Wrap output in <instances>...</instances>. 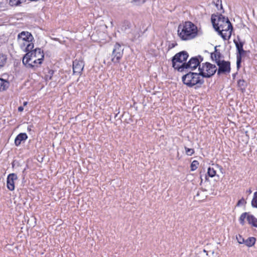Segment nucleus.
<instances>
[{"instance_id": "1", "label": "nucleus", "mask_w": 257, "mask_h": 257, "mask_svg": "<svg viewBox=\"0 0 257 257\" xmlns=\"http://www.w3.org/2000/svg\"><path fill=\"white\" fill-rule=\"evenodd\" d=\"M211 22L215 30L225 40H228L233 29L232 25L227 18L222 15L211 17Z\"/></svg>"}, {"instance_id": "2", "label": "nucleus", "mask_w": 257, "mask_h": 257, "mask_svg": "<svg viewBox=\"0 0 257 257\" xmlns=\"http://www.w3.org/2000/svg\"><path fill=\"white\" fill-rule=\"evenodd\" d=\"M178 35L179 38L184 41L190 40L197 35V27L191 22H186L183 25H180L178 28Z\"/></svg>"}, {"instance_id": "3", "label": "nucleus", "mask_w": 257, "mask_h": 257, "mask_svg": "<svg viewBox=\"0 0 257 257\" xmlns=\"http://www.w3.org/2000/svg\"><path fill=\"white\" fill-rule=\"evenodd\" d=\"M183 83L189 87H200L204 83V79L200 73L189 72L182 77Z\"/></svg>"}, {"instance_id": "4", "label": "nucleus", "mask_w": 257, "mask_h": 257, "mask_svg": "<svg viewBox=\"0 0 257 257\" xmlns=\"http://www.w3.org/2000/svg\"><path fill=\"white\" fill-rule=\"evenodd\" d=\"M34 37L29 32L23 31L18 35L17 40L21 48L24 51H29L34 48V44L31 43Z\"/></svg>"}, {"instance_id": "5", "label": "nucleus", "mask_w": 257, "mask_h": 257, "mask_svg": "<svg viewBox=\"0 0 257 257\" xmlns=\"http://www.w3.org/2000/svg\"><path fill=\"white\" fill-rule=\"evenodd\" d=\"M188 56V54L186 51H182L177 53L172 59L173 67L179 71H184L183 62L187 60Z\"/></svg>"}, {"instance_id": "6", "label": "nucleus", "mask_w": 257, "mask_h": 257, "mask_svg": "<svg viewBox=\"0 0 257 257\" xmlns=\"http://www.w3.org/2000/svg\"><path fill=\"white\" fill-rule=\"evenodd\" d=\"M199 70L203 78H208L215 74L217 71V68L215 65L206 62L202 63V65H199Z\"/></svg>"}, {"instance_id": "7", "label": "nucleus", "mask_w": 257, "mask_h": 257, "mask_svg": "<svg viewBox=\"0 0 257 257\" xmlns=\"http://www.w3.org/2000/svg\"><path fill=\"white\" fill-rule=\"evenodd\" d=\"M130 28L129 24L124 25L122 26V30L125 33L128 34V37L132 41L139 38L142 33L140 28L134 27V28L131 30V31H128L127 30H128Z\"/></svg>"}, {"instance_id": "8", "label": "nucleus", "mask_w": 257, "mask_h": 257, "mask_svg": "<svg viewBox=\"0 0 257 257\" xmlns=\"http://www.w3.org/2000/svg\"><path fill=\"white\" fill-rule=\"evenodd\" d=\"M203 60V58L201 56H199L198 57H192L187 63H183L184 66V70L187 69V70H193L196 69L200 63Z\"/></svg>"}, {"instance_id": "9", "label": "nucleus", "mask_w": 257, "mask_h": 257, "mask_svg": "<svg viewBox=\"0 0 257 257\" xmlns=\"http://www.w3.org/2000/svg\"><path fill=\"white\" fill-rule=\"evenodd\" d=\"M123 51L122 47L119 44L116 43L112 51L111 61L114 63H118L122 56Z\"/></svg>"}, {"instance_id": "10", "label": "nucleus", "mask_w": 257, "mask_h": 257, "mask_svg": "<svg viewBox=\"0 0 257 257\" xmlns=\"http://www.w3.org/2000/svg\"><path fill=\"white\" fill-rule=\"evenodd\" d=\"M26 52L27 53L24 56L26 58H35L37 60H43L44 55L40 48H36L33 50L32 49Z\"/></svg>"}, {"instance_id": "11", "label": "nucleus", "mask_w": 257, "mask_h": 257, "mask_svg": "<svg viewBox=\"0 0 257 257\" xmlns=\"http://www.w3.org/2000/svg\"><path fill=\"white\" fill-rule=\"evenodd\" d=\"M217 65L218 66L217 75H220L222 73H229L230 71V64L229 61L221 60L218 61Z\"/></svg>"}, {"instance_id": "12", "label": "nucleus", "mask_w": 257, "mask_h": 257, "mask_svg": "<svg viewBox=\"0 0 257 257\" xmlns=\"http://www.w3.org/2000/svg\"><path fill=\"white\" fill-rule=\"evenodd\" d=\"M43 60H37L35 58H26L24 56L23 59V63L30 68L37 67L42 63Z\"/></svg>"}, {"instance_id": "13", "label": "nucleus", "mask_w": 257, "mask_h": 257, "mask_svg": "<svg viewBox=\"0 0 257 257\" xmlns=\"http://www.w3.org/2000/svg\"><path fill=\"white\" fill-rule=\"evenodd\" d=\"M84 64L82 60L76 59L73 63V71L75 74H80L83 69Z\"/></svg>"}, {"instance_id": "14", "label": "nucleus", "mask_w": 257, "mask_h": 257, "mask_svg": "<svg viewBox=\"0 0 257 257\" xmlns=\"http://www.w3.org/2000/svg\"><path fill=\"white\" fill-rule=\"evenodd\" d=\"M18 179L17 175L15 173H12L8 175L7 177V187L9 190L13 191L15 189L14 181Z\"/></svg>"}, {"instance_id": "15", "label": "nucleus", "mask_w": 257, "mask_h": 257, "mask_svg": "<svg viewBox=\"0 0 257 257\" xmlns=\"http://www.w3.org/2000/svg\"><path fill=\"white\" fill-rule=\"evenodd\" d=\"M28 136L26 133H21L18 135L15 140V143L17 146H19L21 142L26 140Z\"/></svg>"}, {"instance_id": "16", "label": "nucleus", "mask_w": 257, "mask_h": 257, "mask_svg": "<svg viewBox=\"0 0 257 257\" xmlns=\"http://www.w3.org/2000/svg\"><path fill=\"white\" fill-rule=\"evenodd\" d=\"M214 49V52L211 54V58L213 61H214L216 63H217L218 61H221V60H220L221 55L220 52L217 50V46L215 47Z\"/></svg>"}, {"instance_id": "17", "label": "nucleus", "mask_w": 257, "mask_h": 257, "mask_svg": "<svg viewBox=\"0 0 257 257\" xmlns=\"http://www.w3.org/2000/svg\"><path fill=\"white\" fill-rule=\"evenodd\" d=\"M218 168V165H212L208 168L207 174L209 177H213L216 174V169Z\"/></svg>"}, {"instance_id": "18", "label": "nucleus", "mask_w": 257, "mask_h": 257, "mask_svg": "<svg viewBox=\"0 0 257 257\" xmlns=\"http://www.w3.org/2000/svg\"><path fill=\"white\" fill-rule=\"evenodd\" d=\"M9 86V82L3 79L0 78V91L7 89Z\"/></svg>"}, {"instance_id": "19", "label": "nucleus", "mask_w": 257, "mask_h": 257, "mask_svg": "<svg viewBox=\"0 0 257 257\" xmlns=\"http://www.w3.org/2000/svg\"><path fill=\"white\" fill-rule=\"evenodd\" d=\"M247 220L249 224H251L254 226L257 227V219L253 215L250 214L247 216Z\"/></svg>"}, {"instance_id": "20", "label": "nucleus", "mask_w": 257, "mask_h": 257, "mask_svg": "<svg viewBox=\"0 0 257 257\" xmlns=\"http://www.w3.org/2000/svg\"><path fill=\"white\" fill-rule=\"evenodd\" d=\"M245 53V51L243 49H242L241 50H239L237 51V56H236V58H237L236 64H237V67H239L240 64L241 63V56Z\"/></svg>"}, {"instance_id": "21", "label": "nucleus", "mask_w": 257, "mask_h": 257, "mask_svg": "<svg viewBox=\"0 0 257 257\" xmlns=\"http://www.w3.org/2000/svg\"><path fill=\"white\" fill-rule=\"evenodd\" d=\"M255 242V238L254 237H249L247 239L244 240V244L247 246H252L254 245Z\"/></svg>"}, {"instance_id": "22", "label": "nucleus", "mask_w": 257, "mask_h": 257, "mask_svg": "<svg viewBox=\"0 0 257 257\" xmlns=\"http://www.w3.org/2000/svg\"><path fill=\"white\" fill-rule=\"evenodd\" d=\"M7 60V56L2 53H0V68L5 65Z\"/></svg>"}, {"instance_id": "23", "label": "nucleus", "mask_w": 257, "mask_h": 257, "mask_svg": "<svg viewBox=\"0 0 257 257\" xmlns=\"http://www.w3.org/2000/svg\"><path fill=\"white\" fill-rule=\"evenodd\" d=\"M24 1V0H10L9 4L12 6H17Z\"/></svg>"}, {"instance_id": "24", "label": "nucleus", "mask_w": 257, "mask_h": 257, "mask_svg": "<svg viewBox=\"0 0 257 257\" xmlns=\"http://www.w3.org/2000/svg\"><path fill=\"white\" fill-rule=\"evenodd\" d=\"M251 205L253 207L257 208V192L253 194V198L251 201Z\"/></svg>"}, {"instance_id": "25", "label": "nucleus", "mask_w": 257, "mask_h": 257, "mask_svg": "<svg viewBox=\"0 0 257 257\" xmlns=\"http://www.w3.org/2000/svg\"><path fill=\"white\" fill-rule=\"evenodd\" d=\"M234 42L235 44V46H236L237 51L243 49V42H238L236 41L235 40H234Z\"/></svg>"}, {"instance_id": "26", "label": "nucleus", "mask_w": 257, "mask_h": 257, "mask_svg": "<svg viewBox=\"0 0 257 257\" xmlns=\"http://www.w3.org/2000/svg\"><path fill=\"white\" fill-rule=\"evenodd\" d=\"M199 165V163L197 161H193L190 166L191 171H193L196 170Z\"/></svg>"}, {"instance_id": "27", "label": "nucleus", "mask_w": 257, "mask_h": 257, "mask_svg": "<svg viewBox=\"0 0 257 257\" xmlns=\"http://www.w3.org/2000/svg\"><path fill=\"white\" fill-rule=\"evenodd\" d=\"M248 215H250V214H248V213L245 212V213H242L240 215V216L239 217V221L241 224H243L244 219L246 218H247V216Z\"/></svg>"}, {"instance_id": "28", "label": "nucleus", "mask_w": 257, "mask_h": 257, "mask_svg": "<svg viewBox=\"0 0 257 257\" xmlns=\"http://www.w3.org/2000/svg\"><path fill=\"white\" fill-rule=\"evenodd\" d=\"M185 149L186 150V153L188 156H191L194 153L193 149H189L186 147H185Z\"/></svg>"}, {"instance_id": "29", "label": "nucleus", "mask_w": 257, "mask_h": 257, "mask_svg": "<svg viewBox=\"0 0 257 257\" xmlns=\"http://www.w3.org/2000/svg\"><path fill=\"white\" fill-rule=\"evenodd\" d=\"M236 239L237 242L240 244L244 243L245 240L240 235L236 236Z\"/></svg>"}, {"instance_id": "30", "label": "nucleus", "mask_w": 257, "mask_h": 257, "mask_svg": "<svg viewBox=\"0 0 257 257\" xmlns=\"http://www.w3.org/2000/svg\"><path fill=\"white\" fill-rule=\"evenodd\" d=\"M244 202V200L243 199H241L239 200L237 202V205L239 206L241 204H243Z\"/></svg>"}, {"instance_id": "31", "label": "nucleus", "mask_w": 257, "mask_h": 257, "mask_svg": "<svg viewBox=\"0 0 257 257\" xmlns=\"http://www.w3.org/2000/svg\"><path fill=\"white\" fill-rule=\"evenodd\" d=\"M23 110H24V107L23 106H19L18 107L19 111L21 112V111H23Z\"/></svg>"}, {"instance_id": "32", "label": "nucleus", "mask_w": 257, "mask_h": 257, "mask_svg": "<svg viewBox=\"0 0 257 257\" xmlns=\"http://www.w3.org/2000/svg\"><path fill=\"white\" fill-rule=\"evenodd\" d=\"M27 104V102L25 101L24 102L23 105L24 106H26Z\"/></svg>"}, {"instance_id": "33", "label": "nucleus", "mask_w": 257, "mask_h": 257, "mask_svg": "<svg viewBox=\"0 0 257 257\" xmlns=\"http://www.w3.org/2000/svg\"><path fill=\"white\" fill-rule=\"evenodd\" d=\"M205 180L207 181L208 180V178L206 176H205Z\"/></svg>"}, {"instance_id": "34", "label": "nucleus", "mask_w": 257, "mask_h": 257, "mask_svg": "<svg viewBox=\"0 0 257 257\" xmlns=\"http://www.w3.org/2000/svg\"><path fill=\"white\" fill-rule=\"evenodd\" d=\"M201 182L203 180V179H202V178L201 177Z\"/></svg>"}]
</instances>
